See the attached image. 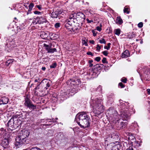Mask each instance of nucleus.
Wrapping results in <instances>:
<instances>
[{
	"instance_id": "nucleus-1",
	"label": "nucleus",
	"mask_w": 150,
	"mask_h": 150,
	"mask_svg": "<svg viewBox=\"0 0 150 150\" xmlns=\"http://www.w3.org/2000/svg\"><path fill=\"white\" fill-rule=\"evenodd\" d=\"M90 104L93 112L95 115H99L103 112L104 107L102 99L96 98L94 100H91Z\"/></svg>"
},
{
	"instance_id": "nucleus-2",
	"label": "nucleus",
	"mask_w": 150,
	"mask_h": 150,
	"mask_svg": "<svg viewBox=\"0 0 150 150\" xmlns=\"http://www.w3.org/2000/svg\"><path fill=\"white\" fill-rule=\"evenodd\" d=\"M75 120L81 128H86L90 125L89 117L84 112L77 114Z\"/></svg>"
},
{
	"instance_id": "nucleus-3",
	"label": "nucleus",
	"mask_w": 150,
	"mask_h": 150,
	"mask_svg": "<svg viewBox=\"0 0 150 150\" xmlns=\"http://www.w3.org/2000/svg\"><path fill=\"white\" fill-rule=\"evenodd\" d=\"M29 132L27 130H21L18 134L16 139L15 145L18 148L24 144L29 135Z\"/></svg>"
},
{
	"instance_id": "nucleus-4",
	"label": "nucleus",
	"mask_w": 150,
	"mask_h": 150,
	"mask_svg": "<svg viewBox=\"0 0 150 150\" xmlns=\"http://www.w3.org/2000/svg\"><path fill=\"white\" fill-rule=\"evenodd\" d=\"M106 115L108 116L110 120L113 123L119 121V115L117 111L112 108H109L106 112Z\"/></svg>"
},
{
	"instance_id": "nucleus-5",
	"label": "nucleus",
	"mask_w": 150,
	"mask_h": 150,
	"mask_svg": "<svg viewBox=\"0 0 150 150\" xmlns=\"http://www.w3.org/2000/svg\"><path fill=\"white\" fill-rule=\"evenodd\" d=\"M132 112H133L132 113H134L133 109L130 108L129 109L126 108L125 110H122L120 112L121 117L123 120L127 121L130 119Z\"/></svg>"
},
{
	"instance_id": "nucleus-6",
	"label": "nucleus",
	"mask_w": 150,
	"mask_h": 150,
	"mask_svg": "<svg viewBox=\"0 0 150 150\" xmlns=\"http://www.w3.org/2000/svg\"><path fill=\"white\" fill-rule=\"evenodd\" d=\"M3 139L0 138V145H1L4 148L9 147V142L10 141V138L8 134H6L3 136Z\"/></svg>"
},
{
	"instance_id": "nucleus-7",
	"label": "nucleus",
	"mask_w": 150,
	"mask_h": 150,
	"mask_svg": "<svg viewBox=\"0 0 150 150\" xmlns=\"http://www.w3.org/2000/svg\"><path fill=\"white\" fill-rule=\"evenodd\" d=\"M25 105L30 109L34 110L36 108V106L34 105L30 100L27 97L25 98Z\"/></svg>"
},
{
	"instance_id": "nucleus-8",
	"label": "nucleus",
	"mask_w": 150,
	"mask_h": 150,
	"mask_svg": "<svg viewBox=\"0 0 150 150\" xmlns=\"http://www.w3.org/2000/svg\"><path fill=\"white\" fill-rule=\"evenodd\" d=\"M67 83L69 85H78L81 83V81L79 79H70L67 82Z\"/></svg>"
},
{
	"instance_id": "nucleus-9",
	"label": "nucleus",
	"mask_w": 150,
	"mask_h": 150,
	"mask_svg": "<svg viewBox=\"0 0 150 150\" xmlns=\"http://www.w3.org/2000/svg\"><path fill=\"white\" fill-rule=\"evenodd\" d=\"M36 21H37V22L35 21V22H33V24L35 23V24L37 23L42 24L44 23H46L47 22L46 19L45 17L44 16L37 17L36 19Z\"/></svg>"
},
{
	"instance_id": "nucleus-10",
	"label": "nucleus",
	"mask_w": 150,
	"mask_h": 150,
	"mask_svg": "<svg viewBox=\"0 0 150 150\" xmlns=\"http://www.w3.org/2000/svg\"><path fill=\"white\" fill-rule=\"evenodd\" d=\"M43 47L45 48L46 50L47 51V52L53 53L55 52H56V49L55 48H52V45L50 44L48 45H46L44 44Z\"/></svg>"
},
{
	"instance_id": "nucleus-11",
	"label": "nucleus",
	"mask_w": 150,
	"mask_h": 150,
	"mask_svg": "<svg viewBox=\"0 0 150 150\" xmlns=\"http://www.w3.org/2000/svg\"><path fill=\"white\" fill-rule=\"evenodd\" d=\"M16 121H17V120H15L14 118L12 117L8 121L7 123L8 126L12 128L15 127V122Z\"/></svg>"
},
{
	"instance_id": "nucleus-12",
	"label": "nucleus",
	"mask_w": 150,
	"mask_h": 150,
	"mask_svg": "<svg viewBox=\"0 0 150 150\" xmlns=\"http://www.w3.org/2000/svg\"><path fill=\"white\" fill-rule=\"evenodd\" d=\"M75 87H76L75 86ZM78 91V89H76V88H72L69 89L67 91V93L72 96L76 93Z\"/></svg>"
},
{
	"instance_id": "nucleus-13",
	"label": "nucleus",
	"mask_w": 150,
	"mask_h": 150,
	"mask_svg": "<svg viewBox=\"0 0 150 150\" xmlns=\"http://www.w3.org/2000/svg\"><path fill=\"white\" fill-rule=\"evenodd\" d=\"M120 120L118 122L116 121V123H114L115 125L117 127L119 128H121L123 127H125L126 124L122 122H120H120H119Z\"/></svg>"
},
{
	"instance_id": "nucleus-14",
	"label": "nucleus",
	"mask_w": 150,
	"mask_h": 150,
	"mask_svg": "<svg viewBox=\"0 0 150 150\" xmlns=\"http://www.w3.org/2000/svg\"><path fill=\"white\" fill-rule=\"evenodd\" d=\"M73 22V20H69V19L66 20L64 22L65 27L67 29L70 28H69L72 25Z\"/></svg>"
},
{
	"instance_id": "nucleus-15",
	"label": "nucleus",
	"mask_w": 150,
	"mask_h": 150,
	"mask_svg": "<svg viewBox=\"0 0 150 150\" xmlns=\"http://www.w3.org/2000/svg\"><path fill=\"white\" fill-rule=\"evenodd\" d=\"M49 35V33L48 32H41L40 36L43 39H47Z\"/></svg>"
},
{
	"instance_id": "nucleus-16",
	"label": "nucleus",
	"mask_w": 150,
	"mask_h": 150,
	"mask_svg": "<svg viewBox=\"0 0 150 150\" xmlns=\"http://www.w3.org/2000/svg\"><path fill=\"white\" fill-rule=\"evenodd\" d=\"M110 137L112 139L116 141L118 139L119 136L116 133H113L111 134Z\"/></svg>"
},
{
	"instance_id": "nucleus-17",
	"label": "nucleus",
	"mask_w": 150,
	"mask_h": 150,
	"mask_svg": "<svg viewBox=\"0 0 150 150\" xmlns=\"http://www.w3.org/2000/svg\"><path fill=\"white\" fill-rule=\"evenodd\" d=\"M129 56V51L126 50L123 53L121 56V57L122 58H126Z\"/></svg>"
},
{
	"instance_id": "nucleus-18",
	"label": "nucleus",
	"mask_w": 150,
	"mask_h": 150,
	"mask_svg": "<svg viewBox=\"0 0 150 150\" xmlns=\"http://www.w3.org/2000/svg\"><path fill=\"white\" fill-rule=\"evenodd\" d=\"M76 17L77 18H81V19H84L85 15H84L81 12H78L76 14Z\"/></svg>"
},
{
	"instance_id": "nucleus-19",
	"label": "nucleus",
	"mask_w": 150,
	"mask_h": 150,
	"mask_svg": "<svg viewBox=\"0 0 150 150\" xmlns=\"http://www.w3.org/2000/svg\"><path fill=\"white\" fill-rule=\"evenodd\" d=\"M116 143H117V144H115L114 143V146L113 147L112 150H119L120 147V145L118 144V142L116 141Z\"/></svg>"
},
{
	"instance_id": "nucleus-20",
	"label": "nucleus",
	"mask_w": 150,
	"mask_h": 150,
	"mask_svg": "<svg viewBox=\"0 0 150 150\" xmlns=\"http://www.w3.org/2000/svg\"><path fill=\"white\" fill-rule=\"evenodd\" d=\"M114 143H111L108 144L106 147V150H112L113 147L114 146Z\"/></svg>"
},
{
	"instance_id": "nucleus-21",
	"label": "nucleus",
	"mask_w": 150,
	"mask_h": 150,
	"mask_svg": "<svg viewBox=\"0 0 150 150\" xmlns=\"http://www.w3.org/2000/svg\"><path fill=\"white\" fill-rule=\"evenodd\" d=\"M8 99L7 98L3 97L1 100V103H0V104H6L8 102Z\"/></svg>"
},
{
	"instance_id": "nucleus-22",
	"label": "nucleus",
	"mask_w": 150,
	"mask_h": 150,
	"mask_svg": "<svg viewBox=\"0 0 150 150\" xmlns=\"http://www.w3.org/2000/svg\"><path fill=\"white\" fill-rule=\"evenodd\" d=\"M116 22L117 23L121 24L123 23L122 20L120 17H117L116 20Z\"/></svg>"
},
{
	"instance_id": "nucleus-23",
	"label": "nucleus",
	"mask_w": 150,
	"mask_h": 150,
	"mask_svg": "<svg viewBox=\"0 0 150 150\" xmlns=\"http://www.w3.org/2000/svg\"><path fill=\"white\" fill-rule=\"evenodd\" d=\"M57 13V11H53L51 14L52 17L53 18H57L58 16Z\"/></svg>"
},
{
	"instance_id": "nucleus-24",
	"label": "nucleus",
	"mask_w": 150,
	"mask_h": 150,
	"mask_svg": "<svg viewBox=\"0 0 150 150\" xmlns=\"http://www.w3.org/2000/svg\"><path fill=\"white\" fill-rule=\"evenodd\" d=\"M103 64H96L95 66L94 71L96 70V69L97 70H100L102 67Z\"/></svg>"
},
{
	"instance_id": "nucleus-25",
	"label": "nucleus",
	"mask_w": 150,
	"mask_h": 150,
	"mask_svg": "<svg viewBox=\"0 0 150 150\" xmlns=\"http://www.w3.org/2000/svg\"><path fill=\"white\" fill-rule=\"evenodd\" d=\"M13 62V59H9L6 62V65L8 66L9 64L12 63Z\"/></svg>"
},
{
	"instance_id": "nucleus-26",
	"label": "nucleus",
	"mask_w": 150,
	"mask_h": 150,
	"mask_svg": "<svg viewBox=\"0 0 150 150\" xmlns=\"http://www.w3.org/2000/svg\"><path fill=\"white\" fill-rule=\"evenodd\" d=\"M129 10L128 7L127 6H125L124 9V13H126L127 14H128L129 13Z\"/></svg>"
},
{
	"instance_id": "nucleus-27",
	"label": "nucleus",
	"mask_w": 150,
	"mask_h": 150,
	"mask_svg": "<svg viewBox=\"0 0 150 150\" xmlns=\"http://www.w3.org/2000/svg\"><path fill=\"white\" fill-rule=\"evenodd\" d=\"M76 15V14L74 13H72L69 16V20H73V19H74L75 17V15Z\"/></svg>"
},
{
	"instance_id": "nucleus-28",
	"label": "nucleus",
	"mask_w": 150,
	"mask_h": 150,
	"mask_svg": "<svg viewBox=\"0 0 150 150\" xmlns=\"http://www.w3.org/2000/svg\"><path fill=\"white\" fill-rule=\"evenodd\" d=\"M115 34L119 35L120 33V30L119 29H115Z\"/></svg>"
},
{
	"instance_id": "nucleus-29",
	"label": "nucleus",
	"mask_w": 150,
	"mask_h": 150,
	"mask_svg": "<svg viewBox=\"0 0 150 150\" xmlns=\"http://www.w3.org/2000/svg\"><path fill=\"white\" fill-rule=\"evenodd\" d=\"M57 64L56 62L53 63L51 65H50V68H54L56 67Z\"/></svg>"
},
{
	"instance_id": "nucleus-30",
	"label": "nucleus",
	"mask_w": 150,
	"mask_h": 150,
	"mask_svg": "<svg viewBox=\"0 0 150 150\" xmlns=\"http://www.w3.org/2000/svg\"><path fill=\"white\" fill-rule=\"evenodd\" d=\"M146 70L147 71V72H146V71H144V70H143V71L144 72V76H146V75L147 74L148 75V74L150 73V72L149 71V69H146Z\"/></svg>"
},
{
	"instance_id": "nucleus-31",
	"label": "nucleus",
	"mask_w": 150,
	"mask_h": 150,
	"mask_svg": "<svg viewBox=\"0 0 150 150\" xmlns=\"http://www.w3.org/2000/svg\"><path fill=\"white\" fill-rule=\"evenodd\" d=\"M99 42L101 44H105L106 43V42L105 40L103 38H102L101 39H100L99 40Z\"/></svg>"
},
{
	"instance_id": "nucleus-32",
	"label": "nucleus",
	"mask_w": 150,
	"mask_h": 150,
	"mask_svg": "<svg viewBox=\"0 0 150 150\" xmlns=\"http://www.w3.org/2000/svg\"><path fill=\"white\" fill-rule=\"evenodd\" d=\"M82 42L83 44L85 46H87L88 45L86 40L82 39Z\"/></svg>"
},
{
	"instance_id": "nucleus-33",
	"label": "nucleus",
	"mask_w": 150,
	"mask_h": 150,
	"mask_svg": "<svg viewBox=\"0 0 150 150\" xmlns=\"http://www.w3.org/2000/svg\"><path fill=\"white\" fill-rule=\"evenodd\" d=\"M110 45L111 44L110 43H108L107 44L108 46H105L104 47V48L107 50H109L110 48Z\"/></svg>"
},
{
	"instance_id": "nucleus-34",
	"label": "nucleus",
	"mask_w": 150,
	"mask_h": 150,
	"mask_svg": "<svg viewBox=\"0 0 150 150\" xmlns=\"http://www.w3.org/2000/svg\"><path fill=\"white\" fill-rule=\"evenodd\" d=\"M127 81L126 78L123 77L121 79V81L124 83H126Z\"/></svg>"
},
{
	"instance_id": "nucleus-35",
	"label": "nucleus",
	"mask_w": 150,
	"mask_h": 150,
	"mask_svg": "<svg viewBox=\"0 0 150 150\" xmlns=\"http://www.w3.org/2000/svg\"><path fill=\"white\" fill-rule=\"evenodd\" d=\"M97 91L100 92H101L102 90V87L101 86H99L97 88Z\"/></svg>"
},
{
	"instance_id": "nucleus-36",
	"label": "nucleus",
	"mask_w": 150,
	"mask_h": 150,
	"mask_svg": "<svg viewBox=\"0 0 150 150\" xmlns=\"http://www.w3.org/2000/svg\"><path fill=\"white\" fill-rule=\"evenodd\" d=\"M60 26V23H57L54 25V26L56 28H58Z\"/></svg>"
},
{
	"instance_id": "nucleus-37",
	"label": "nucleus",
	"mask_w": 150,
	"mask_h": 150,
	"mask_svg": "<svg viewBox=\"0 0 150 150\" xmlns=\"http://www.w3.org/2000/svg\"><path fill=\"white\" fill-rule=\"evenodd\" d=\"M46 82H47V84H46V87H45V88L47 90V89L48 87H50V84L49 82H47L46 81Z\"/></svg>"
},
{
	"instance_id": "nucleus-38",
	"label": "nucleus",
	"mask_w": 150,
	"mask_h": 150,
	"mask_svg": "<svg viewBox=\"0 0 150 150\" xmlns=\"http://www.w3.org/2000/svg\"><path fill=\"white\" fill-rule=\"evenodd\" d=\"M119 86H120L121 88H123L125 87V86L122 83L120 82L119 83Z\"/></svg>"
},
{
	"instance_id": "nucleus-39",
	"label": "nucleus",
	"mask_w": 150,
	"mask_h": 150,
	"mask_svg": "<svg viewBox=\"0 0 150 150\" xmlns=\"http://www.w3.org/2000/svg\"><path fill=\"white\" fill-rule=\"evenodd\" d=\"M34 6V4L33 3H31L29 4V5L28 6V8H30L32 9L33 7Z\"/></svg>"
},
{
	"instance_id": "nucleus-40",
	"label": "nucleus",
	"mask_w": 150,
	"mask_h": 150,
	"mask_svg": "<svg viewBox=\"0 0 150 150\" xmlns=\"http://www.w3.org/2000/svg\"><path fill=\"white\" fill-rule=\"evenodd\" d=\"M92 32L93 33V36H96V33H97L96 31L94 30H92Z\"/></svg>"
},
{
	"instance_id": "nucleus-41",
	"label": "nucleus",
	"mask_w": 150,
	"mask_h": 150,
	"mask_svg": "<svg viewBox=\"0 0 150 150\" xmlns=\"http://www.w3.org/2000/svg\"><path fill=\"white\" fill-rule=\"evenodd\" d=\"M102 62L103 63H107V61H106V59L105 57L103 58L102 60Z\"/></svg>"
},
{
	"instance_id": "nucleus-42",
	"label": "nucleus",
	"mask_w": 150,
	"mask_h": 150,
	"mask_svg": "<svg viewBox=\"0 0 150 150\" xmlns=\"http://www.w3.org/2000/svg\"><path fill=\"white\" fill-rule=\"evenodd\" d=\"M143 25V23L142 22H140L138 24V26L139 28H141L142 27Z\"/></svg>"
},
{
	"instance_id": "nucleus-43",
	"label": "nucleus",
	"mask_w": 150,
	"mask_h": 150,
	"mask_svg": "<svg viewBox=\"0 0 150 150\" xmlns=\"http://www.w3.org/2000/svg\"><path fill=\"white\" fill-rule=\"evenodd\" d=\"M132 126H133L135 127H136L138 126V125L136 122H134V123H132Z\"/></svg>"
},
{
	"instance_id": "nucleus-44",
	"label": "nucleus",
	"mask_w": 150,
	"mask_h": 150,
	"mask_svg": "<svg viewBox=\"0 0 150 150\" xmlns=\"http://www.w3.org/2000/svg\"><path fill=\"white\" fill-rule=\"evenodd\" d=\"M96 50L98 51H99L100 49H101L99 45H97Z\"/></svg>"
},
{
	"instance_id": "nucleus-45",
	"label": "nucleus",
	"mask_w": 150,
	"mask_h": 150,
	"mask_svg": "<svg viewBox=\"0 0 150 150\" xmlns=\"http://www.w3.org/2000/svg\"><path fill=\"white\" fill-rule=\"evenodd\" d=\"M103 54L105 56H107L108 55V53L107 51H104L102 52Z\"/></svg>"
},
{
	"instance_id": "nucleus-46",
	"label": "nucleus",
	"mask_w": 150,
	"mask_h": 150,
	"mask_svg": "<svg viewBox=\"0 0 150 150\" xmlns=\"http://www.w3.org/2000/svg\"><path fill=\"white\" fill-rule=\"evenodd\" d=\"M57 13H58V14H57V15H58V16L60 15V14H62V15H63V14H62L63 12L61 11H59V10H57Z\"/></svg>"
},
{
	"instance_id": "nucleus-47",
	"label": "nucleus",
	"mask_w": 150,
	"mask_h": 150,
	"mask_svg": "<svg viewBox=\"0 0 150 150\" xmlns=\"http://www.w3.org/2000/svg\"><path fill=\"white\" fill-rule=\"evenodd\" d=\"M34 13L35 14L38 15H39L41 13V12H40L36 11H34Z\"/></svg>"
},
{
	"instance_id": "nucleus-48",
	"label": "nucleus",
	"mask_w": 150,
	"mask_h": 150,
	"mask_svg": "<svg viewBox=\"0 0 150 150\" xmlns=\"http://www.w3.org/2000/svg\"><path fill=\"white\" fill-rule=\"evenodd\" d=\"M95 60L98 62L99 61L100 59V57H97L95 58Z\"/></svg>"
},
{
	"instance_id": "nucleus-49",
	"label": "nucleus",
	"mask_w": 150,
	"mask_h": 150,
	"mask_svg": "<svg viewBox=\"0 0 150 150\" xmlns=\"http://www.w3.org/2000/svg\"><path fill=\"white\" fill-rule=\"evenodd\" d=\"M86 21L88 23H90L93 22V21L92 20H89L88 18H87L86 19Z\"/></svg>"
},
{
	"instance_id": "nucleus-50",
	"label": "nucleus",
	"mask_w": 150,
	"mask_h": 150,
	"mask_svg": "<svg viewBox=\"0 0 150 150\" xmlns=\"http://www.w3.org/2000/svg\"><path fill=\"white\" fill-rule=\"evenodd\" d=\"M87 54L88 55H91V56H93V55L92 53L90 52H87Z\"/></svg>"
},
{
	"instance_id": "nucleus-51",
	"label": "nucleus",
	"mask_w": 150,
	"mask_h": 150,
	"mask_svg": "<svg viewBox=\"0 0 150 150\" xmlns=\"http://www.w3.org/2000/svg\"><path fill=\"white\" fill-rule=\"evenodd\" d=\"M96 28L97 30L99 31H100L101 30V28L99 26L97 27Z\"/></svg>"
},
{
	"instance_id": "nucleus-52",
	"label": "nucleus",
	"mask_w": 150,
	"mask_h": 150,
	"mask_svg": "<svg viewBox=\"0 0 150 150\" xmlns=\"http://www.w3.org/2000/svg\"><path fill=\"white\" fill-rule=\"evenodd\" d=\"M32 10V9L29 8L28 10V11L27 13V15H28L29 13H31V11Z\"/></svg>"
},
{
	"instance_id": "nucleus-53",
	"label": "nucleus",
	"mask_w": 150,
	"mask_h": 150,
	"mask_svg": "<svg viewBox=\"0 0 150 150\" xmlns=\"http://www.w3.org/2000/svg\"><path fill=\"white\" fill-rule=\"evenodd\" d=\"M126 150H133V149L132 146H129Z\"/></svg>"
},
{
	"instance_id": "nucleus-54",
	"label": "nucleus",
	"mask_w": 150,
	"mask_h": 150,
	"mask_svg": "<svg viewBox=\"0 0 150 150\" xmlns=\"http://www.w3.org/2000/svg\"><path fill=\"white\" fill-rule=\"evenodd\" d=\"M17 31L18 32V31H20L21 30H22V28H21L19 27H18V26L17 27Z\"/></svg>"
},
{
	"instance_id": "nucleus-55",
	"label": "nucleus",
	"mask_w": 150,
	"mask_h": 150,
	"mask_svg": "<svg viewBox=\"0 0 150 150\" xmlns=\"http://www.w3.org/2000/svg\"><path fill=\"white\" fill-rule=\"evenodd\" d=\"M12 28H13V25L12 24V23H11L10 25H9V27H8V28L9 29H11Z\"/></svg>"
},
{
	"instance_id": "nucleus-56",
	"label": "nucleus",
	"mask_w": 150,
	"mask_h": 150,
	"mask_svg": "<svg viewBox=\"0 0 150 150\" xmlns=\"http://www.w3.org/2000/svg\"><path fill=\"white\" fill-rule=\"evenodd\" d=\"M89 42L92 44H94L95 42V41L93 40H90L89 41Z\"/></svg>"
},
{
	"instance_id": "nucleus-57",
	"label": "nucleus",
	"mask_w": 150,
	"mask_h": 150,
	"mask_svg": "<svg viewBox=\"0 0 150 150\" xmlns=\"http://www.w3.org/2000/svg\"><path fill=\"white\" fill-rule=\"evenodd\" d=\"M36 7L38 8L40 10H41V6L40 5H36Z\"/></svg>"
},
{
	"instance_id": "nucleus-58",
	"label": "nucleus",
	"mask_w": 150,
	"mask_h": 150,
	"mask_svg": "<svg viewBox=\"0 0 150 150\" xmlns=\"http://www.w3.org/2000/svg\"><path fill=\"white\" fill-rule=\"evenodd\" d=\"M147 92L148 94H150V89H147Z\"/></svg>"
},
{
	"instance_id": "nucleus-59",
	"label": "nucleus",
	"mask_w": 150,
	"mask_h": 150,
	"mask_svg": "<svg viewBox=\"0 0 150 150\" xmlns=\"http://www.w3.org/2000/svg\"><path fill=\"white\" fill-rule=\"evenodd\" d=\"M40 84L38 85V86H37L34 89L35 90H37V89H39V86Z\"/></svg>"
},
{
	"instance_id": "nucleus-60",
	"label": "nucleus",
	"mask_w": 150,
	"mask_h": 150,
	"mask_svg": "<svg viewBox=\"0 0 150 150\" xmlns=\"http://www.w3.org/2000/svg\"><path fill=\"white\" fill-rule=\"evenodd\" d=\"M0 130L1 132H4L5 131V130L3 128H1L0 129Z\"/></svg>"
},
{
	"instance_id": "nucleus-61",
	"label": "nucleus",
	"mask_w": 150,
	"mask_h": 150,
	"mask_svg": "<svg viewBox=\"0 0 150 150\" xmlns=\"http://www.w3.org/2000/svg\"><path fill=\"white\" fill-rule=\"evenodd\" d=\"M42 69L43 70V71H45V70L46 69V68L45 67H42Z\"/></svg>"
},
{
	"instance_id": "nucleus-62",
	"label": "nucleus",
	"mask_w": 150,
	"mask_h": 150,
	"mask_svg": "<svg viewBox=\"0 0 150 150\" xmlns=\"http://www.w3.org/2000/svg\"><path fill=\"white\" fill-rule=\"evenodd\" d=\"M93 62V60H89L88 61V63H89V64H91Z\"/></svg>"
},
{
	"instance_id": "nucleus-63",
	"label": "nucleus",
	"mask_w": 150,
	"mask_h": 150,
	"mask_svg": "<svg viewBox=\"0 0 150 150\" xmlns=\"http://www.w3.org/2000/svg\"><path fill=\"white\" fill-rule=\"evenodd\" d=\"M93 66V64H89V67H92Z\"/></svg>"
},
{
	"instance_id": "nucleus-64",
	"label": "nucleus",
	"mask_w": 150,
	"mask_h": 150,
	"mask_svg": "<svg viewBox=\"0 0 150 150\" xmlns=\"http://www.w3.org/2000/svg\"><path fill=\"white\" fill-rule=\"evenodd\" d=\"M45 80H46V81H48L47 79H43L42 81H42H45Z\"/></svg>"
}]
</instances>
